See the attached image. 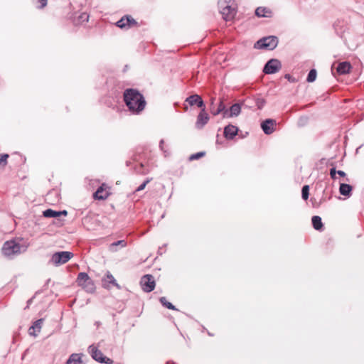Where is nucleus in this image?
<instances>
[{
  "mask_svg": "<svg viewBox=\"0 0 364 364\" xmlns=\"http://www.w3.org/2000/svg\"><path fill=\"white\" fill-rule=\"evenodd\" d=\"M124 101L129 111L133 114H139L145 108L146 100L142 94L133 88L126 89L123 94Z\"/></svg>",
  "mask_w": 364,
  "mask_h": 364,
  "instance_id": "1",
  "label": "nucleus"
},
{
  "mask_svg": "<svg viewBox=\"0 0 364 364\" xmlns=\"http://www.w3.org/2000/svg\"><path fill=\"white\" fill-rule=\"evenodd\" d=\"M26 246L20 245L15 240H11L6 241L4 243L1 248V252L6 257L11 259L21 252H26Z\"/></svg>",
  "mask_w": 364,
  "mask_h": 364,
  "instance_id": "2",
  "label": "nucleus"
},
{
  "mask_svg": "<svg viewBox=\"0 0 364 364\" xmlns=\"http://www.w3.org/2000/svg\"><path fill=\"white\" fill-rule=\"evenodd\" d=\"M218 5L220 13L225 21H230L234 18L237 11L235 0H219Z\"/></svg>",
  "mask_w": 364,
  "mask_h": 364,
  "instance_id": "3",
  "label": "nucleus"
},
{
  "mask_svg": "<svg viewBox=\"0 0 364 364\" xmlns=\"http://www.w3.org/2000/svg\"><path fill=\"white\" fill-rule=\"evenodd\" d=\"M278 43L279 41L277 37L274 36H269L258 40L255 43L254 48L256 49H267L272 50L277 46Z\"/></svg>",
  "mask_w": 364,
  "mask_h": 364,
  "instance_id": "4",
  "label": "nucleus"
},
{
  "mask_svg": "<svg viewBox=\"0 0 364 364\" xmlns=\"http://www.w3.org/2000/svg\"><path fill=\"white\" fill-rule=\"evenodd\" d=\"M73 256V253L69 251L56 252L52 255L49 262L58 267L68 262Z\"/></svg>",
  "mask_w": 364,
  "mask_h": 364,
  "instance_id": "5",
  "label": "nucleus"
},
{
  "mask_svg": "<svg viewBox=\"0 0 364 364\" xmlns=\"http://www.w3.org/2000/svg\"><path fill=\"white\" fill-rule=\"evenodd\" d=\"M77 284L87 292L92 293L95 291V286L93 280L85 272H80L77 275Z\"/></svg>",
  "mask_w": 364,
  "mask_h": 364,
  "instance_id": "6",
  "label": "nucleus"
},
{
  "mask_svg": "<svg viewBox=\"0 0 364 364\" xmlns=\"http://www.w3.org/2000/svg\"><path fill=\"white\" fill-rule=\"evenodd\" d=\"M89 353H90L92 358L100 363H105V364H112L113 360L109 358L105 357L103 353L98 350V348L95 346L94 345H91L88 348Z\"/></svg>",
  "mask_w": 364,
  "mask_h": 364,
  "instance_id": "7",
  "label": "nucleus"
},
{
  "mask_svg": "<svg viewBox=\"0 0 364 364\" xmlns=\"http://www.w3.org/2000/svg\"><path fill=\"white\" fill-rule=\"evenodd\" d=\"M282 68L280 61L277 59L272 58L267 62L263 68L265 74H274L278 72Z\"/></svg>",
  "mask_w": 364,
  "mask_h": 364,
  "instance_id": "8",
  "label": "nucleus"
},
{
  "mask_svg": "<svg viewBox=\"0 0 364 364\" xmlns=\"http://www.w3.org/2000/svg\"><path fill=\"white\" fill-rule=\"evenodd\" d=\"M140 284L143 291L145 292L152 291L156 285L154 278L151 274H146L143 276L141 279Z\"/></svg>",
  "mask_w": 364,
  "mask_h": 364,
  "instance_id": "9",
  "label": "nucleus"
},
{
  "mask_svg": "<svg viewBox=\"0 0 364 364\" xmlns=\"http://www.w3.org/2000/svg\"><path fill=\"white\" fill-rule=\"evenodd\" d=\"M137 25L138 23L129 15H125L122 16L116 23V26L117 27L126 30Z\"/></svg>",
  "mask_w": 364,
  "mask_h": 364,
  "instance_id": "10",
  "label": "nucleus"
},
{
  "mask_svg": "<svg viewBox=\"0 0 364 364\" xmlns=\"http://www.w3.org/2000/svg\"><path fill=\"white\" fill-rule=\"evenodd\" d=\"M110 284L115 287L117 289H121V286L117 282L114 276L108 271L102 279V285L105 289H109Z\"/></svg>",
  "mask_w": 364,
  "mask_h": 364,
  "instance_id": "11",
  "label": "nucleus"
},
{
  "mask_svg": "<svg viewBox=\"0 0 364 364\" xmlns=\"http://www.w3.org/2000/svg\"><path fill=\"white\" fill-rule=\"evenodd\" d=\"M276 120L267 119L261 123V128L265 134L269 135L275 130Z\"/></svg>",
  "mask_w": 364,
  "mask_h": 364,
  "instance_id": "12",
  "label": "nucleus"
},
{
  "mask_svg": "<svg viewBox=\"0 0 364 364\" xmlns=\"http://www.w3.org/2000/svg\"><path fill=\"white\" fill-rule=\"evenodd\" d=\"M209 121V115L203 108L197 117L196 127L198 129H202Z\"/></svg>",
  "mask_w": 364,
  "mask_h": 364,
  "instance_id": "13",
  "label": "nucleus"
},
{
  "mask_svg": "<svg viewBox=\"0 0 364 364\" xmlns=\"http://www.w3.org/2000/svg\"><path fill=\"white\" fill-rule=\"evenodd\" d=\"M186 101L190 106L196 105L198 107L205 108V104L201 97L197 94L192 95L186 98Z\"/></svg>",
  "mask_w": 364,
  "mask_h": 364,
  "instance_id": "14",
  "label": "nucleus"
},
{
  "mask_svg": "<svg viewBox=\"0 0 364 364\" xmlns=\"http://www.w3.org/2000/svg\"><path fill=\"white\" fill-rule=\"evenodd\" d=\"M241 112V106L238 103H235L232 105L230 109H227L223 112L224 118H230L234 117H237Z\"/></svg>",
  "mask_w": 364,
  "mask_h": 364,
  "instance_id": "15",
  "label": "nucleus"
},
{
  "mask_svg": "<svg viewBox=\"0 0 364 364\" xmlns=\"http://www.w3.org/2000/svg\"><path fill=\"white\" fill-rule=\"evenodd\" d=\"M239 129L237 127L228 124L224 128V136L229 140L233 139L234 137L237 134Z\"/></svg>",
  "mask_w": 364,
  "mask_h": 364,
  "instance_id": "16",
  "label": "nucleus"
},
{
  "mask_svg": "<svg viewBox=\"0 0 364 364\" xmlns=\"http://www.w3.org/2000/svg\"><path fill=\"white\" fill-rule=\"evenodd\" d=\"M43 318L36 320L29 328V334L36 337L38 333L41 331L42 325L43 323Z\"/></svg>",
  "mask_w": 364,
  "mask_h": 364,
  "instance_id": "17",
  "label": "nucleus"
},
{
  "mask_svg": "<svg viewBox=\"0 0 364 364\" xmlns=\"http://www.w3.org/2000/svg\"><path fill=\"white\" fill-rule=\"evenodd\" d=\"M105 185L102 184L97 191L93 193V197L98 200H105L109 196V193L104 188Z\"/></svg>",
  "mask_w": 364,
  "mask_h": 364,
  "instance_id": "18",
  "label": "nucleus"
},
{
  "mask_svg": "<svg viewBox=\"0 0 364 364\" xmlns=\"http://www.w3.org/2000/svg\"><path fill=\"white\" fill-rule=\"evenodd\" d=\"M351 69V65L350 63L344 61L340 63L336 68V70L340 75H345L350 72Z\"/></svg>",
  "mask_w": 364,
  "mask_h": 364,
  "instance_id": "19",
  "label": "nucleus"
},
{
  "mask_svg": "<svg viewBox=\"0 0 364 364\" xmlns=\"http://www.w3.org/2000/svg\"><path fill=\"white\" fill-rule=\"evenodd\" d=\"M353 190V187L347 183H341L339 187V192L341 195L344 196L350 197L351 196V192Z\"/></svg>",
  "mask_w": 364,
  "mask_h": 364,
  "instance_id": "20",
  "label": "nucleus"
},
{
  "mask_svg": "<svg viewBox=\"0 0 364 364\" xmlns=\"http://www.w3.org/2000/svg\"><path fill=\"white\" fill-rule=\"evenodd\" d=\"M272 11L264 7H258L255 10V15L258 17H270Z\"/></svg>",
  "mask_w": 364,
  "mask_h": 364,
  "instance_id": "21",
  "label": "nucleus"
},
{
  "mask_svg": "<svg viewBox=\"0 0 364 364\" xmlns=\"http://www.w3.org/2000/svg\"><path fill=\"white\" fill-rule=\"evenodd\" d=\"M311 223L314 228L316 230H321L323 228V223L321 218L318 215H314L311 218Z\"/></svg>",
  "mask_w": 364,
  "mask_h": 364,
  "instance_id": "22",
  "label": "nucleus"
},
{
  "mask_svg": "<svg viewBox=\"0 0 364 364\" xmlns=\"http://www.w3.org/2000/svg\"><path fill=\"white\" fill-rule=\"evenodd\" d=\"M82 359L80 354L73 353L70 355L67 360L65 364H80L82 363Z\"/></svg>",
  "mask_w": 364,
  "mask_h": 364,
  "instance_id": "23",
  "label": "nucleus"
},
{
  "mask_svg": "<svg viewBox=\"0 0 364 364\" xmlns=\"http://www.w3.org/2000/svg\"><path fill=\"white\" fill-rule=\"evenodd\" d=\"M127 243L126 240H117V241L114 242L112 244H110L109 250L112 252H117L118 250H117L118 246H120L121 247H125L127 246Z\"/></svg>",
  "mask_w": 364,
  "mask_h": 364,
  "instance_id": "24",
  "label": "nucleus"
},
{
  "mask_svg": "<svg viewBox=\"0 0 364 364\" xmlns=\"http://www.w3.org/2000/svg\"><path fill=\"white\" fill-rule=\"evenodd\" d=\"M43 215L45 218H58L60 217V213L57 210L47 209L43 212Z\"/></svg>",
  "mask_w": 364,
  "mask_h": 364,
  "instance_id": "25",
  "label": "nucleus"
},
{
  "mask_svg": "<svg viewBox=\"0 0 364 364\" xmlns=\"http://www.w3.org/2000/svg\"><path fill=\"white\" fill-rule=\"evenodd\" d=\"M226 110L227 109H225V105H224L223 102L220 101L219 102V105L216 109H211V113L215 116V115L219 114L221 112L223 114V112H225V111H226Z\"/></svg>",
  "mask_w": 364,
  "mask_h": 364,
  "instance_id": "26",
  "label": "nucleus"
},
{
  "mask_svg": "<svg viewBox=\"0 0 364 364\" xmlns=\"http://www.w3.org/2000/svg\"><path fill=\"white\" fill-rule=\"evenodd\" d=\"M90 16L86 12L81 13L78 16L77 19L76 20V23L80 24L85 22H87L89 20Z\"/></svg>",
  "mask_w": 364,
  "mask_h": 364,
  "instance_id": "27",
  "label": "nucleus"
},
{
  "mask_svg": "<svg viewBox=\"0 0 364 364\" xmlns=\"http://www.w3.org/2000/svg\"><path fill=\"white\" fill-rule=\"evenodd\" d=\"M159 301L160 303L165 307H166L167 309H171V310H176V308L175 307V306H173L171 302L168 301L166 299V297H161L159 299Z\"/></svg>",
  "mask_w": 364,
  "mask_h": 364,
  "instance_id": "28",
  "label": "nucleus"
},
{
  "mask_svg": "<svg viewBox=\"0 0 364 364\" xmlns=\"http://www.w3.org/2000/svg\"><path fill=\"white\" fill-rule=\"evenodd\" d=\"M316 70L315 69H311L308 74L306 81L309 82H314L316 78Z\"/></svg>",
  "mask_w": 364,
  "mask_h": 364,
  "instance_id": "29",
  "label": "nucleus"
},
{
  "mask_svg": "<svg viewBox=\"0 0 364 364\" xmlns=\"http://www.w3.org/2000/svg\"><path fill=\"white\" fill-rule=\"evenodd\" d=\"M159 149L164 153L165 157L170 156L171 152L168 151V149L165 148L164 139H161L159 141Z\"/></svg>",
  "mask_w": 364,
  "mask_h": 364,
  "instance_id": "30",
  "label": "nucleus"
},
{
  "mask_svg": "<svg viewBox=\"0 0 364 364\" xmlns=\"http://www.w3.org/2000/svg\"><path fill=\"white\" fill-rule=\"evenodd\" d=\"M309 186L308 185H305L302 187L301 189V197L304 200H306L309 198Z\"/></svg>",
  "mask_w": 364,
  "mask_h": 364,
  "instance_id": "31",
  "label": "nucleus"
},
{
  "mask_svg": "<svg viewBox=\"0 0 364 364\" xmlns=\"http://www.w3.org/2000/svg\"><path fill=\"white\" fill-rule=\"evenodd\" d=\"M265 103H266L265 100L262 98H257L255 100V105L259 109H262L263 108V107L264 106Z\"/></svg>",
  "mask_w": 364,
  "mask_h": 364,
  "instance_id": "32",
  "label": "nucleus"
},
{
  "mask_svg": "<svg viewBox=\"0 0 364 364\" xmlns=\"http://www.w3.org/2000/svg\"><path fill=\"white\" fill-rule=\"evenodd\" d=\"M205 155V152L200 151L193 154H191L189 157L190 161L196 160Z\"/></svg>",
  "mask_w": 364,
  "mask_h": 364,
  "instance_id": "33",
  "label": "nucleus"
},
{
  "mask_svg": "<svg viewBox=\"0 0 364 364\" xmlns=\"http://www.w3.org/2000/svg\"><path fill=\"white\" fill-rule=\"evenodd\" d=\"M8 158L9 154H0V165L6 166L7 164Z\"/></svg>",
  "mask_w": 364,
  "mask_h": 364,
  "instance_id": "34",
  "label": "nucleus"
},
{
  "mask_svg": "<svg viewBox=\"0 0 364 364\" xmlns=\"http://www.w3.org/2000/svg\"><path fill=\"white\" fill-rule=\"evenodd\" d=\"M151 179H146L145 181H144L136 189V191H141L144 190L146 187V186L150 182Z\"/></svg>",
  "mask_w": 364,
  "mask_h": 364,
  "instance_id": "35",
  "label": "nucleus"
},
{
  "mask_svg": "<svg viewBox=\"0 0 364 364\" xmlns=\"http://www.w3.org/2000/svg\"><path fill=\"white\" fill-rule=\"evenodd\" d=\"M336 173H337V171L336 170L335 167H333V168H331L330 169V176H331V178L336 179Z\"/></svg>",
  "mask_w": 364,
  "mask_h": 364,
  "instance_id": "36",
  "label": "nucleus"
},
{
  "mask_svg": "<svg viewBox=\"0 0 364 364\" xmlns=\"http://www.w3.org/2000/svg\"><path fill=\"white\" fill-rule=\"evenodd\" d=\"M38 3L41 4V5L38 6L39 9L44 8L48 3V0H36Z\"/></svg>",
  "mask_w": 364,
  "mask_h": 364,
  "instance_id": "37",
  "label": "nucleus"
},
{
  "mask_svg": "<svg viewBox=\"0 0 364 364\" xmlns=\"http://www.w3.org/2000/svg\"><path fill=\"white\" fill-rule=\"evenodd\" d=\"M284 77H285L287 80H288L289 82H295V79H294V77H292L291 75H289V74H286V75H284Z\"/></svg>",
  "mask_w": 364,
  "mask_h": 364,
  "instance_id": "38",
  "label": "nucleus"
},
{
  "mask_svg": "<svg viewBox=\"0 0 364 364\" xmlns=\"http://www.w3.org/2000/svg\"><path fill=\"white\" fill-rule=\"evenodd\" d=\"M337 173H338L340 176H341V177H344V176H346V173H345L343 171H341V170L337 171Z\"/></svg>",
  "mask_w": 364,
  "mask_h": 364,
  "instance_id": "39",
  "label": "nucleus"
},
{
  "mask_svg": "<svg viewBox=\"0 0 364 364\" xmlns=\"http://www.w3.org/2000/svg\"><path fill=\"white\" fill-rule=\"evenodd\" d=\"M58 213H60V216L63 215L65 216L68 214V212L66 210L58 211Z\"/></svg>",
  "mask_w": 364,
  "mask_h": 364,
  "instance_id": "40",
  "label": "nucleus"
}]
</instances>
